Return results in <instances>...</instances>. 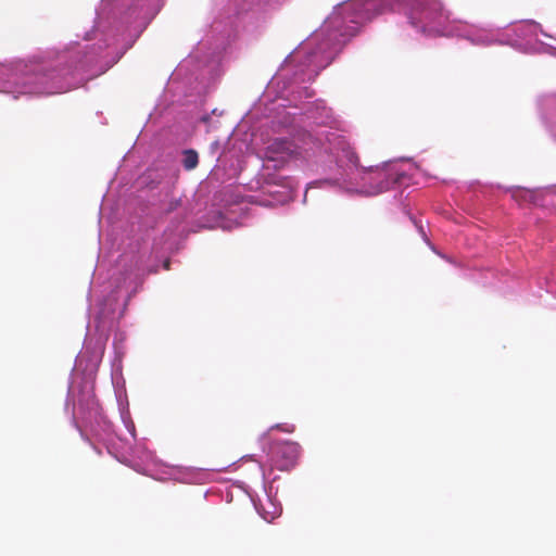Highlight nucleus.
Masks as SVG:
<instances>
[{
    "instance_id": "obj_1",
    "label": "nucleus",
    "mask_w": 556,
    "mask_h": 556,
    "mask_svg": "<svg viewBox=\"0 0 556 556\" xmlns=\"http://www.w3.org/2000/svg\"><path fill=\"white\" fill-rule=\"evenodd\" d=\"M401 7L410 23L421 28L441 25L448 20V14L439 0H354L334 9L326 20L321 34L327 37V46L340 45L355 36L364 23Z\"/></svg>"
},
{
    "instance_id": "obj_2",
    "label": "nucleus",
    "mask_w": 556,
    "mask_h": 556,
    "mask_svg": "<svg viewBox=\"0 0 556 556\" xmlns=\"http://www.w3.org/2000/svg\"><path fill=\"white\" fill-rule=\"evenodd\" d=\"M300 455L301 446L296 442H279L270 448L271 464L279 470H289L293 468L296 465Z\"/></svg>"
},
{
    "instance_id": "obj_3",
    "label": "nucleus",
    "mask_w": 556,
    "mask_h": 556,
    "mask_svg": "<svg viewBox=\"0 0 556 556\" xmlns=\"http://www.w3.org/2000/svg\"><path fill=\"white\" fill-rule=\"evenodd\" d=\"M368 174L369 180H375L378 182L375 187V191L377 193L389 190L399 181V176L388 167L376 168L370 170Z\"/></svg>"
},
{
    "instance_id": "obj_4",
    "label": "nucleus",
    "mask_w": 556,
    "mask_h": 556,
    "mask_svg": "<svg viewBox=\"0 0 556 556\" xmlns=\"http://www.w3.org/2000/svg\"><path fill=\"white\" fill-rule=\"evenodd\" d=\"M198 163H199V155H198L197 151H194L192 149L184 151L182 165H184L185 169H187V170L194 169L198 166Z\"/></svg>"
},
{
    "instance_id": "obj_5",
    "label": "nucleus",
    "mask_w": 556,
    "mask_h": 556,
    "mask_svg": "<svg viewBox=\"0 0 556 556\" xmlns=\"http://www.w3.org/2000/svg\"><path fill=\"white\" fill-rule=\"evenodd\" d=\"M343 159L346 160V162L354 167H357L359 165V159L356 152L350 147H345L342 149V155L340 157V161H342Z\"/></svg>"
},
{
    "instance_id": "obj_6",
    "label": "nucleus",
    "mask_w": 556,
    "mask_h": 556,
    "mask_svg": "<svg viewBox=\"0 0 556 556\" xmlns=\"http://www.w3.org/2000/svg\"><path fill=\"white\" fill-rule=\"evenodd\" d=\"M278 429V430H281L283 432H288V433H291L294 431V426L293 425H276L274 426L271 429Z\"/></svg>"
},
{
    "instance_id": "obj_7",
    "label": "nucleus",
    "mask_w": 556,
    "mask_h": 556,
    "mask_svg": "<svg viewBox=\"0 0 556 556\" xmlns=\"http://www.w3.org/2000/svg\"><path fill=\"white\" fill-rule=\"evenodd\" d=\"M31 92H41L40 90H28V93H31Z\"/></svg>"
}]
</instances>
